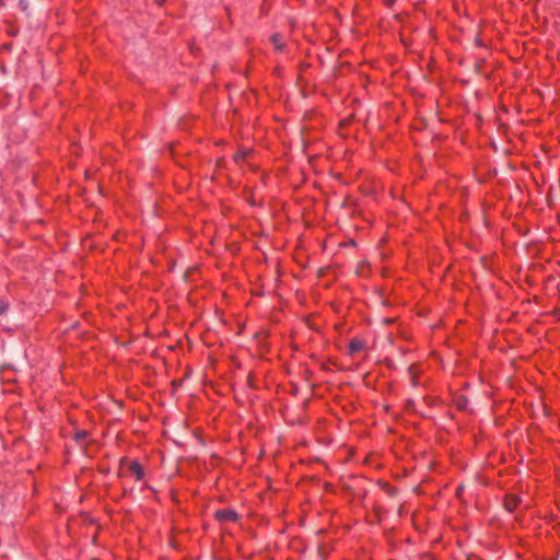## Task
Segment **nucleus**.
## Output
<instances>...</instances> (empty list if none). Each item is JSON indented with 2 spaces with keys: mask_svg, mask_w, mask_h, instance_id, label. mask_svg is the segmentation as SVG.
<instances>
[{
  "mask_svg": "<svg viewBox=\"0 0 560 560\" xmlns=\"http://www.w3.org/2000/svg\"><path fill=\"white\" fill-rule=\"evenodd\" d=\"M390 195H392L393 198H395L394 190H390Z\"/></svg>",
  "mask_w": 560,
  "mask_h": 560,
  "instance_id": "19",
  "label": "nucleus"
},
{
  "mask_svg": "<svg viewBox=\"0 0 560 560\" xmlns=\"http://www.w3.org/2000/svg\"><path fill=\"white\" fill-rule=\"evenodd\" d=\"M378 483H380L382 487H385V482H382V480H378Z\"/></svg>",
  "mask_w": 560,
  "mask_h": 560,
  "instance_id": "17",
  "label": "nucleus"
},
{
  "mask_svg": "<svg viewBox=\"0 0 560 560\" xmlns=\"http://www.w3.org/2000/svg\"><path fill=\"white\" fill-rule=\"evenodd\" d=\"M386 493L387 495H394L396 493V489L387 486Z\"/></svg>",
  "mask_w": 560,
  "mask_h": 560,
  "instance_id": "10",
  "label": "nucleus"
},
{
  "mask_svg": "<svg viewBox=\"0 0 560 560\" xmlns=\"http://www.w3.org/2000/svg\"><path fill=\"white\" fill-rule=\"evenodd\" d=\"M381 273H382V276L385 275V268H382Z\"/></svg>",
  "mask_w": 560,
  "mask_h": 560,
  "instance_id": "18",
  "label": "nucleus"
},
{
  "mask_svg": "<svg viewBox=\"0 0 560 560\" xmlns=\"http://www.w3.org/2000/svg\"><path fill=\"white\" fill-rule=\"evenodd\" d=\"M126 462H127V459H126L125 457H122V458L120 459V465H124Z\"/></svg>",
  "mask_w": 560,
  "mask_h": 560,
  "instance_id": "14",
  "label": "nucleus"
},
{
  "mask_svg": "<svg viewBox=\"0 0 560 560\" xmlns=\"http://www.w3.org/2000/svg\"><path fill=\"white\" fill-rule=\"evenodd\" d=\"M270 39L278 51H281L283 49L284 43L279 34H273Z\"/></svg>",
  "mask_w": 560,
  "mask_h": 560,
  "instance_id": "7",
  "label": "nucleus"
},
{
  "mask_svg": "<svg viewBox=\"0 0 560 560\" xmlns=\"http://www.w3.org/2000/svg\"><path fill=\"white\" fill-rule=\"evenodd\" d=\"M521 503L522 498L516 493H506L503 498V506L510 513L514 512Z\"/></svg>",
  "mask_w": 560,
  "mask_h": 560,
  "instance_id": "1",
  "label": "nucleus"
},
{
  "mask_svg": "<svg viewBox=\"0 0 560 560\" xmlns=\"http://www.w3.org/2000/svg\"><path fill=\"white\" fill-rule=\"evenodd\" d=\"M245 155H246V152H245V151H244V152H241V153H238V154L236 155V160H238V159H245Z\"/></svg>",
  "mask_w": 560,
  "mask_h": 560,
  "instance_id": "11",
  "label": "nucleus"
},
{
  "mask_svg": "<svg viewBox=\"0 0 560 560\" xmlns=\"http://www.w3.org/2000/svg\"><path fill=\"white\" fill-rule=\"evenodd\" d=\"M215 520L220 523H226V522H236L238 520V514L233 509H223L218 510L215 512Z\"/></svg>",
  "mask_w": 560,
  "mask_h": 560,
  "instance_id": "2",
  "label": "nucleus"
},
{
  "mask_svg": "<svg viewBox=\"0 0 560 560\" xmlns=\"http://www.w3.org/2000/svg\"><path fill=\"white\" fill-rule=\"evenodd\" d=\"M386 366H387V369H389V368H390V364H389V361H388V360H387Z\"/></svg>",
  "mask_w": 560,
  "mask_h": 560,
  "instance_id": "20",
  "label": "nucleus"
},
{
  "mask_svg": "<svg viewBox=\"0 0 560 560\" xmlns=\"http://www.w3.org/2000/svg\"><path fill=\"white\" fill-rule=\"evenodd\" d=\"M393 322H394V319H393V318H388V317H387V319H386L387 325H388V324H390V323H393Z\"/></svg>",
  "mask_w": 560,
  "mask_h": 560,
  "instance_id": "15",
  "label": "nucleus"
},
{
  "mask_svg": "<svg viewBox=\"0 0 560 560\" xmlns=\"http://www.w3.org/2000/svg\"><path fill=\"white\" fill-rule=\"evenodd\" d=\"M129 471L136 477L137 480H141L144 477V471L137 460H133L129 464Z\"/></svg>",
  "mask_w": 560,
  "mask_h": 560,
  "instance_id": "6",
  "label": "nucleus"
},
{
  "mask_svg": "<svg viewBox=\"0 0 560 560\" xmlns=\"http://www.w3.org/2000/svg\"><path fill=\"white\" fill-rule=\"evenodd\" d=\"M160 5L164 3L165 0H156Z\"/></svg>",
  "mask_w": 560,
  "mask_h": 560,
  "instance_id": "16",
  "label": "nucleus"
},
{
  "mask_svg": "<svg viewBox=\"0 0 560 560\" xmlns=\"http://www.w3.org/2000/svg\"><path fill=\"white\" fill-rule=\"evenodd\" d=\"M88 436V432L85 430H80V431H77L75 434H74V440L78 442V443H82L85 441Z\"/></svg>",
  "mask_w": 560,
  "mask_h": 560,
  "instance_id": "8",
  "label": "nucleus"
},
{
  "mask_svg": "<svg viewBox=\"0 0 560 560\" xmlns=\"http://www.w3.org/2000/svg\"><path fill=\"white\" fill-rule=\"evenodd\" d=\"M463 491V486H459L456 490V495L459 497Z\"/></svg>",
  "mask_w": 560,
  "mask_h": 560,
  "instance_id": "12",
  "label": "nucleus"
},
{
  "mask_svg": "<svg viewBox=\"0 0 560 560\" xmlns=\"http://www.w3.org/2000/svg\"><path fill=\"white\" fill-rule=\"evenodd\" d=\"M9 308V303L0 299V315L4 314Z\"/></svg>",
  "mask_w": 560,
  "mask_h": 560,
  "instance_id": "9",
  "label": "nucleus"
},
{
  "mask_svg": "<svg viewBox=\"0 0 560 560\" xmlns=\"http://www.w3.org/2000/svg\"><path fill=\"white\" fill-rule=\"evenodd\" d=\"M365 345L362 340L360 339H352L349 343V354L350 355H355L357 353L361 352L363 349H364Z\"/></svg>",
  "mask_w": 560,
  "mask_h": 560,
  "instance_id": "4",
  "label": "nucleus"
},
{
  "mask_svg": "<svg viewBox=\"0 0 560 560\" xmlns=\"http://www.w3.org/2000/svg\"><path fill=\"white\" fill-rule=\"evenodd\" d=\"M454 404H455L457 410L467 411L468 407H469V399L466 395H458L454 399Z\"/></svg>",
  "mask_w": 560,
  "mask_h": 560,
  "instance_id": "5",
  "label": "nucleus"
},
{
  "mask_svg": "<svg viewBox=\"0 0 560 560\" xmlns=\"http://www.w3.org/2000/svg\"><path fill=\"white\" fill-rule=\"evenodd\" d=\"M396 0H386L387 7H390Z\"/></svg>",
  "mask_w": 560,
  "mask_h": 560,
  "instance_id": "13",
  "label": "nucleus"
},
{
  "mask_svg": "<svg viewBox=\"0 0 560 560\" xmlns=\"http://www.w3.org/2000/svg\"><path fill=\"white\" fill-rule=\"evenodd\" d=\"M408 373L410 377V382L412 386L420 385V377L423 373L422 364L421 363H412L408 368Z\"/></svg>",
  "mask_w": 560,
  "mask_h": 560,
  "instance_id": "3",
  "label": "nucleus"
}]
</instances>
